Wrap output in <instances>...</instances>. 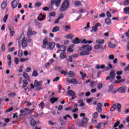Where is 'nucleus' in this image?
<instances>
[{
	"mask_svg": "<svg viewBox=\"0 0 129 129\" xmlns=\"http://www.w3.org/2000/svg\"><path fill=\"white\" fill-rule=\"evenodd\" d=\"M44 105H45V103H43V102H41L39 104V106L40 108H41V109H43V108H44Z\"/></svg>",
	"mask_w": 129,
	"mask_h": 129,
	"instance_id": "48",
	"label": "nucleus"
},
{
	"mask_svg": "<svg viewBox=\"0 0 129 129\" xmlns=\"http://www.w3.org/2000/svg\"><path fill=\"white\" fill-rule=\"evenodd\" d=\"M80 49L81 51H83L80 52V56H84V55H88L90 53V51L92 50V47L88 44L82 45Z\"/></svg>",
	"mask_w": 129,
	"mask_h": 129,
	"instance_id": "1",
	"label": "nucleus"
},
{
	"mask_svg": "<svg viewBox=\"0 0 129 129\" xmlns=\"http://www.w3.org/2000/svg\"><path fill=\"white\" fill-rule=\"evenodd\" d=\"M116 108L118 112H120L121 111V104L119 103H118L117 105L113 104L110 109V111H114L115 109H116Z\"/></svg>",
	"mask_w": 129,
	"mask_h": 129,
	"instance_id": "2",
	"label": "nucleus"
},
{
	"mask_svg": "<svg viewBox=\"0 0 129 129\" xmlns=\"http://www.w3.org/2000/svg\"><path fill=\"white\" fill-rule=\"evenodd\" d=\"M124 71L126 72L127 71H129V64L127 65L126 67L124 68Z\"/></svg>",
	"mask_w": 129,
	"mask_h": 129,
	"instance_id": "55",
	"label": "nucleus"
},
{
	"mask_svg": "<svg viewBox=\"0 0 129 129\" xmlns=\"http://www.w3.org/2000/svg\"><path fill=\"white\" fill-rule=\"evenodd\" d=\"M19 4V0H14L12 2L11 6L12 9H16L17 7H18V5Z\"/></svg>",
	"mask_w": 129,
	"mask_h": 129,
	"instance_id": "8",
	"label": "nucleus"
},
{
	"mask_svg": "<svg viewBox=\"0 0 129 129\" xmlns=\"http://www.w3.org/2000/svg\"><path fill=\"white\" fill-rule=\"evenodd\" d=\"M35 7H41V2L36 3L35 4Z\"/></svg>",
	"mask_w": 129,
	"mask_h": 129,
	"instance_id": "64",
	"label": "nucleus"
},
{
	"mask_svg": "<svg viewBox=\"0 0 129 129\" xmlns=\"http://www.w3.org/2000/svg\"><path fill=\"white\" fill-rule=\"evenodd\" d=\"M105 23L107 25H110L111 24V19L110 18H106L105 19Z\"/></svg>",
	"mask_w": 129,
	"mask_h": 129,
	"instance_id": "24",
	"label": "nucleus"
},
{
	"mask_svg": "<svg viewBox=\"0 0 129 129\" xmlns=\"http://www.w3.org/2000/svg\"><path fill=\"white\" fill-rule=\"evenodd\" d=\"M13 51H15V47H12L11 48L8 49V52H13Z\"/></svg>",
	"mask_w": 129,
	"mask_h": 129,
	"instance_id": "60",
	"label": "nucleus"
},
{
	"mask_svg": "<svg viewBox=\"0 0 129 129\" xmlns=\"http://www.w3.org/2000/svg\"><path fill=\"white\" fill-rule=\"evenodd\" d=\"M97 116H98V113L96 112L94 113L93 117V118H96V117H97Z\"/></svg>",
	"mask_w": 129,
	"mask_h": 129,
	"instance_id": "57",
	"label": "nucleus"
},
{
	"mask_svg": "<svg viewBox=\"0 0 129 129\" xmlns=\"http://www.w3.org/2000/svg\"><path fill=\"white\" fill-rule=\"evenodd\" d=\"M32 76L33 77H37V76H39V74H38V72H37V71H34L32 73Z\"/></svg>",
	"mask_w": 129,
	"mask_h": 129,
	"instance_id": "33",
	"label": "nucleus"
},
{
	"mask_svg": "<svg viewBox=\"0 0 129 129\" xmlns=\"http://www.w3.org/2000/svg\"><path fill=\"white\" fill-rule=\"evenodd\" d=\"M105 45L104 47H102V46L100 45H96L94 46V48L96 50H99V49H102V50H105Z\"/></svg>",
	"mask_w": 129,
	"mask_h": 129,
	"instance_id": "12",
	"label": "nucleus"
},
{
	"mask_svg": "<svg viewBox=\"0 0 129 129\" xmlns=\"http://www.w3.org/2000/svg\"><path fill=\"white\" fill-rule=\"evenodd\" d=\"M78 103H80V106L82 107V106H84V105H85V104L84 103V102H83V100L82 99H80L78 101Z\"/></svg>",
	"mask_w": 129,
	"mask_h": 129,
	"instance_id": "27",
	"label": "nucleus"
},
{
	"mask_svg": "<svg viewBox=\"0 0 129 129\" xmlns=\"http://www.w3.org/2000/svg\"><path fill=\"white\" fill-rule=\"evenodd\" d=\"M50 101L51 103L54 104V102H56V101H58V98L51 97L50 99Z\"/></svg>",
	"mask_w": 129,
	"mask_h": 129,
	"instance_id": "19",
	"label": "nucleus"
},
{
	"mask_svg": "<svg viewBox=\"0 0 129 129\" xmlns=\"http://www.w3.org/2000/svg\"><path fill=\"white\" fill-rule=\"evenodd\" d=\"M14 61L15 62V64H19V58L15 57L14 59Z\"/></svg>",
	"mask_w": 129,
	"mask_h": 129,
	"instance_id": "53",
	"label": "nucleus"
},
{
	"mask_svg": "<svg viewBox=\"0 0 129 129\" xmlns=\"http://www.w3.org/2000/svg\"><path fill=\"white\" fill-rule=\"evenodd\" d=\"M9 17V15L8 14H6L4 19H3V21L4 23H7V20H8V18Z\"/></svg>",
	"mask_w": 129,
	"mask_h": 129,
	"instance_id": "43",
	"label": "nucleus"
},
{
	"mask_svg": "<svg viewBox=\"0 0 129 129\" xmlns=\"http://www.w3.org/2000/svg\"><path fill=\"white\" fill-rule=\"evenodd\" d=\"M96 43H97V44H104V40L101 39H97L96 41Z\"/></svg>",
	"mask_w": 129,
	"mask_h": 129,
	"instance_id": "25",
	"label": "nucleus"
},
{
	"mask_svg": "<svg viewBox=\"0 0 129 129\" xmlns=\"http://www.w3.org/2000/svg\"><path fill=\"white\" fill-rule=\"evenodd\" d=\"M113 90V85H111L109 87V90H108V92H112Z\"/></svg>",
	"mask_w": 129,
	"mask_h": 129,
	"instance_id": "37",
	"label": "nucleus"
},
{
	"mask_svg": "<svg viewBox=\"0 0 129 129\" xmlns=\"http://www.w3.org/2000/svg\"><path fill=\"white\" fill-rule=\"evenodd\" d=\"M72 84H78V81L75 79H72Z\"/></svg>",
	"mask_w": 129,
	"mask_h": 129,
	"instance_id": "40",
	"label": "nucleus"
},
{
	"mask_svg": "<svg viewBox=\"0 0 129 129\" xmlns=\"http://www.w3.org/2000/svg\"><path fill=\"white\" fill-rule=\"evenodd\" d=\"M28 81L27 80H24L23 81V84L22 85V88H25V87H27V86L28 85V83H29Z\"/></svg>",
	"mask_w": 129,
	"mask_h": 129,
	"instance_id": "21",
	"label": "nucleus"
},
{
	"mask_svg": "<svg viewBox=\"0 0 129 129\" xmlns=\"http://www.w3.org/2000/svg\"><path fill=\"white\" fill-rule=\"evenodd\" d=\"M59 30H60V28H59V26H56L53 28L51 32L52 33H56V32H59Z\"/></svg>",
	"mask_w": 129,
	"mask_h": 129,
	"instance_id": "17",
	"label": "nucleus"
},
{
	"mask_svg": "<svg viewBox=\"0 0 129 129\" xmlns=\"http://www.w3.org/2000/svg\"><path fill=\"white\" fill-rule=\"evenodd\" d=\"M129 0H125L124 2V6H128Z\"/></svg>",
	"mask_w": 129,
	"mask_h": 129,
	"instance_id": "58",
	"label": "nucleus"
},
{
	"mask_svg": "<svg viewBox=\"0 0 129 129\" xmlns=\"http://www.w3.org/2000/svg\"><path fill=\"white\" fill-rule=\"evenodd\" d=\"M60 58L61 59H64V58H66V53L64 52L60 53Z\"/></svg>",
	"mask_w": 129,
	"mask_h": 129,
	"instance_id": "42",
	"label": "nucleus"
},
{
	"mask_svg": "<svg viewBox=\"0 0 129 129\" xmlns=\"http://www.w3.org/2000/svg\"><path fill=\"white\" fill-rule=\"evenodd\" d=\"M42 81L38 82L37 80H35L34 81V85L36 87H40V86H42V84L41 83Z\"/></svg>",
	"mask_w": 129,
	"mask_h": 129,
	"instance_id": "14",
	"label": "nucleus"
},
{
	"mask_svg": "<svg viewBox=\"0 0 129 129\" xmlns=\"http://www.w3.org/2000/svg\"><path fill=\"white\" fill-rule=\"evenodd\" d=\"M73 45H72L68 48V51L70 53H72V52H73V49H72V47H73Z\"/></svg>",
	"mask_w": 129,
	"mask_h": 129,
	"instance_id": "38",
	"label": "nucleus"
},
{
	"mask_svg": "<svg viewBox=\"0 0 129 129\" xmlns=\"http://www.w3.org/2000/svg\"><path fill=\"white\" fill-rule=\"evenodd\" d=\"M75 5L77 7H78L79 6H81L82 4H81V2L79 1H77L75 2Z\"/></svg>",
	"mask_w": 129,
	"mask_h": 129,
	"instance_id": "36",
	"label": "nucleus"
},
{
	"mask_svg": "<svg viewBox=\"0 0 129 129\" xmlns=\"http://www.w3.org/2000/svg\"><path fill=\"white\" fill-rule=\"evenodd\" d=\"M123 13L125 14V15L129 14V7H125L123 9Z\"/></svg>",
	"mask_w": 129,
	"mask_h": 129,
	"instance_id": "26",
	"label": "nucleus"
},
{
	"mask_svg": "<svg viewBox=\"0 0 129 129\" xmlns=\"http://www.w3.org/2000/svg\"><path fill=\"white\" fill-rule=\"evenodd\" d=\"M49 16L50 17H55L56 16V13H55V12H52V13H50L49 14Z\"/></svg>",
	"mask_w": 129,
	"mask_h": 129,
	"instance_id": "50",
	"label": "nucleus"
},
{
	"mask_svg": "<svg viewBox=\"0 0 129 129\" xmlns=\"http://www.w3.org/2000/svg\"><path fill=\"white\" fill-rule=\"evenodd\" d=\"M41 17H42V18H41L40 17H38V18H37V19H38V20H39V21H44V20H45V16H44V15H41Z\"/></svg>",
	"mask_w": 129,
	"mask_h": 129,
	"instance_id": "41",
	"label": "nucleus"
},
{
	"mask_svg": "<svg viewBox=\"0 0 129 129\" xmlns=\"http://www.w3.org/2000/svg\"><path fill=\"white\" fill-rule=\"evenodd\" d=\"M2 51L4 52L6 50V46H5V44H2L1 47Z\"/></svg>",
	"mask_w": 129,
	"mask_h": 129,
	"instance_id": "56",
	"label": "nucleus"
},
{
	"mask_svg": "<svg viewBox=\"0 0 129 129\" xmlns=\"http://www.w3.org/2000/svg\"><path fill=\"white\" fill-rule=\"evenodd\" d=\"M102 88V84H99L97 86V89L100 90Z\"/></svg>",
	"mask_w": 129,
	"mask_h": 129,
	"instance_id": "54",
	"label": "nucleus"
},
{
	"mask_svg": "<svg viewBox=\"0 0 129 129\" xmlns=\"http://www.w3.org/2000/svg\"><path fill=\"white\" fill-rule=\"evenodd\" d=\"M14 110V108H13V107H10V108L8 109L7 110H6V111H5V112H10V111H12Z\"/></svg>",
	"mask_w": 129,
	"mask_h": 129,
	"instance_id": "51",
	"label": "nucleus"
},
{
	"mask_svg": "<svg viewBox=\"0 0 129 129\" xmlns=\"http://www.w3.org/2000/svg\"><path fill=\"white\" fill-rule=\"evenodd\" d=\"M109 59H110V60H113V59H114V56L112 54L110 55L109 56Z\"/></svg>",
	"mask_w": 129,
	"mask_h": 129,
	"instance_id": "62",
	"label": "nucleus"
},
{
	"mask_svg": "<svg viewBox=\"0 0 129 129\" xmlns=\"http://www.w3.org/2000/svg\"><path fill=\"white\" fill-rule=\"evenodd\" d=\"M68 94H69L71 96H73L76 95V93L74 92L72 90H69L68 92Z\"/></svg>",
	"mask_w": 129,
	"mask_h": 129,
	"instance_id": "23",
	"label": "nucleus"
},
{
	"mask_svg": "<svg viewBox=\"0 0 129 129\" xmlns=\"http://www.w3.org/2000/svg\"><path fill=\"white\" fill-rule=\"evenodd\" d=\"M96 110H97V111L99 112V113H101V112H102V108H101V107H97Z\"/></svg>",
	"mask_w": 129,
	"mask_h": 129,
	"instance_id": "45",
	"label": "nucleus"
},
{
	"mask_svg": "<svg viewBox=\"0 0 129 129\" xmlns=\"http://www.w3.org/2000/svg\"><path fill=\"white\" fill-rule=\"evenodd\" d=\"M73 44H80L81 43V40L80 39L76 37L74 40H72Z\"/></svg>",
	"mask_w": 129,
	"mask_h": 129,
	"instance_id": "10",
	"label": "nucleus"
},
{
	"mask_svg": "<svg viewBox=\"0 0 129 129\" xmlns=\"http://www.w3.org/2000/svg\"><path fill=\"white\" fill-rule=\"evenodd\" d=\"M68 71H67V70L66 71V72H65L64 71H60V74H64V75L66 76L68 74Z\"/></svg>",
	"mask_w": 129,
	"mask_h": 129,
	"instance_id": "52",
	"label": "nucleus"
},
{
	"mask_svg": "<svg viewBox=\"0 0 129 129\" xmlns=\"http://www.w3.org/2000/svg\"><path fill=\"white\" fill-rule=\"evenodd\" d=\"M64 30L66 32H68V30H70L71 29V27H70V26H64Z\"/></svg>",
	"mask_w": 129,
	"mask_h": 129,
	"instance_id": "47",
	"label": "nucleus"
},
{
	"mask_svg": "<svg viewBox=\"0 0 129 129\" xmlns=\"http://www.w3.org/2000/svg\"><path fill=\"white\" fill-rule=\"evenodd\" d=\"M29 60V58H21L20 59V62H26V61H28Z\"/></svg>",
	"mask_w": 129,
	"mask_h": 129,
	"instance_id": "35",
	"label": "nucleus"
},
{
	"mask_svg": "<svg viewBox=\"0 0 129 129\" xmlns=\"http://www.w3.org/2000/svg\"><path fill=\"white\" fill-rule=\"evenodd\" d=\"M33 31V28H32V27H29L28 28V31H27V35L28 38H30L32 35L33 36H36L37 35V32L36 31Z\"/></svg>",
	"mask_w": 129,
	"mask_h": 129,
	"instance_id": "5",
	"label": "nucleus"
},
{
	"mask_svg": "<svg viewBox=\"0 0 129 129\" xmlns=\"http://www.w3.org/2000/svg\"><path fill=\"white\" fill-rule=\"evenodd\" d=\"M80 74L82 77V80H85V77L87 76V75H86L85 73H84L83 72H80Z\"/></svg>",
	"mask_w": 129,
	"mask_h": 129,
	"instance_id": "20",
	"label": "nucleus"
},
{
	"mask_svg": "<svg viewBox=\"0 0 129 129\" xmlns=\"http://www.w3.org/2000/svg\"><path fill=\"white\" fill-rule=\"evenodd\" d=\"M18 56L19 58H21L22 56H23V52H22V51H19L18 52Z\"/></svg>",
	"mask_w": 129,
	"mask_h": 129,
	"instance_id": "59",
	"label": "nucleus"
},
{
	"mask_svg": "<svg viewBox=\"0 0 129 129\" xmlns=\"http://www.w3.org/2000/svg\"><path fill=\"white\" fill-rule=\"evenodd\" d=\"M22 76H23V77L26 79V80L30 81V76H29V75L26 73V72H24Z\"/></svg>",
	"mask_w": 129,
	"mask_h": 129,
	"instance_id": "13",
	"label": "nucleus"
},
{
	"mask_svg": "<svg viewBox=\"0 0 129 129\" xmlns=\"http://www.w3.org/2000/svg\"><path fill=\"white\" fill-rule=\"evenodd\" d=\"M106 14L107 18H111V13H110V12H109V11H107L106 13Z\"/></svg>",
	"mask_w": 129,
	"mask_h": 129,
	"instance_id": "44",
	"label": "nucleus"
},
{
	"mask_svg": "<svg viewBox=\"0 0 129 129\" xmlns=\"http://www.w3.org/2000/svg\"><path fill=\"white\" fill-rule=\"evenodd\" d=\"M116 75H121L122 74V71H117L116 73Z\"/></svg>",
	"mask_w": 129,
	"mask_h": 129,
	"instance_id": "61",
	"label": "nucleus"
},
{
	"mask_svg": "<svg viewBox=\"0 0 129 129\" xmlns=\"http://www.w3.org/2000/svg\"><path fill=\"white\" fill-rule=\"evenodd\" d=\"M60 4H61V0L55 1V7H60Z\"/></svg>",
	"mask_w": 129,
	"mask_h": 129,
	"instance_id": "34",
	"label": "nucleus"
},
{
	"mask_svg": "<svg viewBox=\"0 0 129 129\" xmlns=\"http://www.w3.org/2000/svg\"><path fill=\"white\" fill-rule=\"evenodd\" d=\"M36 122L34 119H32L30 121V124L32 126H35L36 125Z\"/></svg>",
	"mask_w": 129,
	"mask_h": 129,
	"instance_id": "30",
	"label": "nucleus"
},
{
	"mask_svg": "<svg viewBox=\"0 0 129 129\" xmlns=\"http://www.w3.org/2000/svg\"><path fill=\"white\" fill-rule=\"evenodd\" d=\"M66 38L67 39H73V38H74V35H73L72 34H70L67 35Z\"/></svg>",
	"mask_w": 129,
	"mask_h": 129,
	"instance_id": "39",
	"label": "nucleus"
},
{
	"mask_svg": "<svg viewBox=\"0 0 129 129\" xmlns=\"http://www.w3.org/2000/svg\"><path fill=\"white\" fill-rule=\"evenodd\" d=\"M69 1L68 0H65L60 8V12H65V11H67L68 8H69Z\"/></svg>",
	"mask_w": 129,
	"mask_h": 129,
	"instance_id": "3",
	"label": "nucleus"
},
{
	"mask_svg": "<svg viewBox=\"0 0 129 129\" xmlns=\"http://www.w3.org/2000/svg\"><path fill=\"white\" fill-rule=\"evenodd\" d=\"M20 43H21L22 48H26L28 46V41H27V39H26L25 37H24L22 40H19L18 42L19 45H20Z\"/></svg>",
	"mask_w": 129,
	"mask_h": 129,
	"instance_id": "6",
	"label": "nucleus"
},
{
	"mask_svg": "<svg viewBox=\"0 0 129 129\" xmlns=\"http://www.w3.org/2000/svg\"><path fill=\"white\" fill-rule=\"evenodd\" d=\"M68 75L69 77H71V78L75 77V73H74V72L73 71H71L68 73Z\"/></svg>",
	"mask_w": 129,
	"mask_h": 129,
	"instance_id": "16",
	"label": "nucleus"
},
{
	"mask_svg": "<svg viewBox=\"0 0 129 129\" xmlns=\"http://www.w3.org/2000/svg\"><path fill=\"white\" fill-rule=\"evenodd\" d=\"M78 121H80V119H78L76 121L77 125L79 127H84L85 123H87V118L84 117L82 119V122H79Z\"/></svg>",
	"mask_w": 129,
	"mask_h": 129,
	"instance_id": "4",
	"label": "nucleus"
},
{
	"mask_svg": "<svg viewBox=\"0 0 129 129\" xmlns=\"http://www.w3.org/2000/svg\"><path fill=\"white\" fill-rule=\"evenodd\" d=\"M16 95H17V93H16V92H10L8 94V96H9L10 97H14L16 96Z\"/></svg>",
	"mask_w": 129,
	"mask_h": 129,
	"instance_id": "32",
	"label": "nucleus"
},
{
	"mask_svg": "<svg viewBox=\"0 0 129 129\" xmlns=\"http://www.w3.org/2000/svg\"><path fill=\"white\" fill-rule=\"evenodd\" d=\"M9 29L10 32V36L11 37H13L15 34V30H14V28H13V26H10L9 27Z\"/></svg>",
	"mask_w": 129,
	"mask_h": 129,
	"instance_id": "11",
	"label": "nucleus"
},
{
	"mask_svg": "<svg viewBox=\"0 0 129 129\" xmlns=\"http://www.w3.org/2000/svg\"><path fill=\"white\" fill-rule=\"evenodd\" d=\"M108 46L110 48H112V49H113L116 47V45L115 44H112L111 42H109Z\"/></svg>",
	"mask_w": 129,
	"mask_h": 129,
	"instance_id": "28",
	"label": "nucleus"
},
{
	"mask_svg": "<svg viewBox=\"0 0 129 129\" xmlns=\"http://www.w3.org/2000/svg\"><path fill=\"white\" fill-rule=\"evenodd\" d=\"M115 72H114V71L113 70L111 71L109 74L110 77H111L112 78H114V77L115 76Z\"/></svg>",
	"mask_w": 129,
	"mask_h": 129,
	"instance_id": "29",
	"label": "nucleus"
},
{
	"mask_svg": "<svg viewBox=\"0 0 129 129\" xmlns=\"http://www.w3.org/2000/svg\"><path fill=\"white\" fill-rule=\"evenodd\" d=\"M102 124V123L100 122V123H98L97 125L96 126V128L97 129H100V127H101V125Z\"/></svg>",
	"mask_w": 129,
	"mask_h": 129,
	"instance_id": "46",
	"label": "nucleus"
},
{
	"mask_svg": "<svg viewBox=\"0 0 129 129\" xmlns=\"http://www.w3.org/2000/svg\"><path fill=\"white\" fill-rule=\"evenodd\" d=\"M120 93H124L125 92V89L124 87H120L119 88Z\"/></svg>",
	"mask_w": 129,
	"mask_h": 129,
	"instance_id": "31",
	"label": "nucleus"
},
{
	"mask_svg": "<svg viewBox=\"0 0 129 129\" xmlns=\"http://www.w3.org/2000/svg\"><path fill=\"white\" fill-rule=\"evenodd\" d=\"M119 125V121H117L116 122H115L113 125V127H117V126Z\"/></svg>",
	"mask_w": 129,
	"mask_h": 129,
	"instance_id": "49",
	"label": "nucleus"
},
{
	"mask_svg": "<svg viewBox=\"0 0 129 129\" xmlns=\"http://www.w3.org/2000/svg\"><path fill=\"white\" fill-rule=\"evenodd\" d=\"M6 8H7V2L6 1H4L1 5V9L4 11V10H5Z\"/></svg>",
	"mask_w": 129,
	"mask_h": 129,
	"instance_id": "22",
	"label": "nucleus"
},
{
	"mask_svg": "<svg viewBox=\"0 0 129 129\" xmlns=\"http://www.w3.org/2000/svg\"><path fill=\"white\" fill-rule=\"evenodd\" d=\"M48 49H50V50H53L54 48H55V46H56V44L55 42H49L48 44Z\"/></svg>",
	"mask_w": 129,
	"mask_h": 129,
	"instance_id": "9",
	"label": "nucleus"
},
{
	"mask_svg": "<svg viewBox=\"0 0 129 129\" xmlns=\"http://www.w3.org/2000/svg\"><path fill=\"white\" fill-rule=\"evenodd\" d=\"M46 45H49V42H48V37H45L43 41V45L41 46L43 49H45L46 48Z\"/></svg>",
	"mask_w": 129,
	"mask_h": 129,
	"instance_id": "7",
	"label": "nucleus"
},
{
	"mask_svg": "<svg viewBox=\"0 0 129 129\" xmlns=\"http://www.w3.org/2000/svg\"><path fill=\"white\" fill-rule=\"evenodd\" d=\"M105 68V65L101 64V66L99 64L96 65V69L99 70V69H104Z\"/></svg>",
	"mask_w": 129,
	"mask_h": 129,
	"instance_id": "18",
	"label": "nucleus"
},
{
	"mask_svg": "<svg viewBox=\"0 0 129 129\" xmlns=\"http://www.w3.org/2000/svg\"><path fill=\"white\" fill-rule=\"evenodd\" d=\"M96 85H97V83H96V81H92L90 82V86L91 88H93L94 87L96 86Z\"/></svg>",
	"mask_w": 129,
	"mask_h": 129,
	"instance_id": "15",
	"label": "nucleus"
},
{
	"mask_svg": "<svg viewBox=\"0 0 129 129\" xmlns=\"http://www.w3.org/2000/svg\"><path fill=\"white\" fill-rule=\"evenodd\" d=\"M112 79H113V78L111 77L110 76H107L106 78V80H111Z\"/></svg>",
	"mask_w": 129,
	"mask_h": 129,
	"instance_id": "63",
	"label": "nucleus"
}]
</instances>
